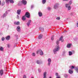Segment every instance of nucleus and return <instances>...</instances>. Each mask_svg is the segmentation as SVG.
I'll return each instance as SVG.
<instances>
[{
  "mask_svg": "<svg viewBox=\"0 0 78 78\" xmlns=\"http://www.w3.org/2000/svg\"><path fill=\"white\" fill-rule=\"evenodd\" d=\"M59 50H60V47H59V45H57L55 48L53 50V53H54V54H56L57 53V51H58Z\"/></svg>",
  "mask_w": 78,
  "mask_h": 78,
  "instance_id": "nucleus-1",
  "label": "nucleus"
},
{
  "mask_svg": "<svg viewBox=\"0 0 78 78\" xmlns=\"http://www.w3.org/2000/svg\"><path fill=\"white\" fill-rule=\"evenodd\" d=\"M69 5V4H65V7L66 8H68V10L69 11L71 9V6Z\"/></svg>",
  "mask_w": 78,
  "mask_h": 78,
  "instance_id": "nucleus-2",
  "label": "nucleus"
},
{
  "mask_svg": "<svg viewBox=\"0 0 78 78\" xmlns=\"http://www.w3.org/2000/svg\"><path fill=\"white\" fill-rule=\"evenodd\" d=\"M39 53H40V55H44V53H43V51H42V50L41 49H40L39 50L37 51V53L38 54Z\"/></svg>",
  "mask_w": 78,
  "mask_h": 78,
  "instance_id": "nucleus-3",
  "label": "nucleus"
},
{
  "mask_svg": "<svg viewBox=\"0 0 78 78\" xmlns=\"http://www.w3.org/2000/svg\"><path fill=\"white\" fill-rule=\"evenodd\" d=\"M59 5L58 3H56L54 6V9H58V8L59 7Z\"/></svg>",
  "mask_w": 78,
  "mask_h": 78,
  "instance_id": "nucleus-4",
  "label": "nucleus"
},
{
  "mask_svg": "<svg viewBox=\"0 0 78 78\" xmlns=\"http://www.w3.org/2000/svg\"><path fill=\"white\" fill-rule=\"evenodd\" d=\"M48 66H50L51 64V59L50 58H49L48 59Z\"/></svg>",
  "mask_w": 78,
  "mask_h": 78,
  "instance_id": "nucleus-5",
  "label": "nucleus"
},
{
  "mask_svg": "<svg viewBox=\"0 0 78 78\" xmlns=\"http://www.w3.org/2000/svg\"><path fill=\"white\" fill-rule=\"evenodd\" d=\"M25 16L27 17V18H30V14L28 12H26V13Z\"/></svg>",
  "mask_w": 78,
  "mask_h": 78,
  "instance_id": "nucleus-6",
  "label": "nucleus"
},
{
  "mask_svg": "<svg viewBox=\"0 0 78 78\" xmlns=\"http://www.w3.org/2000/svg\"><path fill=\"white\" fill-rule=\"evenodd\" d=\"M21 2L22 4L24 5H27V1L25 0H22L21 1Z\"/></svg>",
  "mask_w": 78,
  "mask_h": 78,
  "instance_id": "nucleus-7",
  "label": "nucleus"
},
{
  "mask_svg": "<svg viewBox=\"0 0 78 78\" xmlns=\"http://www.w3.org/2000/svg\"><path fill=\"white\" fill-rule=\"evenodd\" d=\"M38 15L39 17H42V16H43L42 13V12L41 11L38 12Z\"/></svg>",
  "mask_w": 78,
  "mask_h": 78,
  "instance_id": "nucleus-8",
  "label": "nucleus"
},
{
  "mask_svg": "<svg viewBox=\"0 0 78 78\" xmlns=\"http://www.w3.org/2000/svg\"><path fill=\"white\" fill-rule=\"evenodd\" d=\"M37 64H43V62L42 61H40L39 60H37Z\"/></svg>",
  "mask_w": 78,
  "mask_h": 78,
  "instance_id": "nucleus-9",
  "label": "nucleus"
},
{
  "mask_svg": "<svg viewBox=\"0 0 78 78\" xmlns=\"http://www.w3.org/2000/svg\"><path fill=\"white\" fill-rule=\"evenodd\" d=\"M71 46H72V44L71 43L68 44L66 46V47L67 48H70V47H71Z\"/></svg>",
  "mask_w": 78,
  "mask_h": 78,
  "instance_id": "nucleus-10",
  "label": "nucleus"
},
{
  "mask_svg": "<svg viewBox=\"0 0 78 78\" xmlns=\"http://www.w3.org/2000/svg\"><path fill=\"white\" fill-rule=\"evenodd\" d=\"M8 14V12L6 11L5 12V13H4L3 16H2V17L4 18V17H5L7 16V15Z\"/></svg>",
  "mask_w": 78,
  "mask_h": 78,
  "instance_id": "nucleus-11",
  "label": "nucleus"
},
{
  "mask_svg": "<svg viewBox=\"0 0 78 78\" xmlns=\"http://www.w3.org/2000/svg\"><path fill=\"white\" fill-rule=\"evenodd\" d=\"M16 30L18 32L20 31V27L19 26H17L16 28Z\"/></svg>",
  "mask_w": 78,
  "mask_h": 78,
  "instance_id": "nucleus-12",
  "label": "nucleus"
},
{
  "mask_svg": "<svg viewBox=\"0 0 78 78\" xmlns=\"http://www.w3.org/2000/svg\"><path fill=\"white\" fill-rule=\"evenodd\" d=\"M39 29L41 31V32H44V27H40L39 28Z\"/></svg>",
  "mask_w": 78,
  "mask_h": 78,
  "instance_id": "nucleus-13",
  "label": "nucleus"
},
{
  "mask_svg": "<svg viewBox=\"0 0 78 78\" xmlns=\"http://www.w3.org/2000/svg\"><path fill=\"white\" fill-rule=\"evenodd\" d=\"M10 38H11V36L9 35H8V36H7L5 37V39L7 41H9V39H10Z\"/></svg>",
  "mask_w": 78,
  "mask_h": 78,
  "instance_id": "nucleus-14",
  "label": "nucleus"
},
{
  "mask_svg": "<svg viewBox=\"0 0 78 78\" xmlns=\"http://www.w3.org/2000/svg\"><path fill=\"white\" fill-rule=\"evenodd\" d=\"M20 12H21V10L20 9H19L17 10V13L18 15H20Z\"/></svg>",
  "mask_w": 78,
  "mask_h": 78,
  "instance_id": "nucleus-15",
  "label": "nucleus"
},
{
  "mask_svg": "<svg viewBox=\"0 0 78 78\" xmlns=\"http://www.w3.org/2000/svg\"><path fill=\"white\" fill-rule=\"evenodd\" d=\"M31 20H29L28 22L27 23V26H28V27H29L30 24V23H31Z\"/></svg>",
  "mask_w": 78,
  "mask_h": 78,
  "instance_id": "nucleus-16",
  "label": "nucleus"
},
{
  "mask_svg": "<svg viewBox=\"0 0 78 78\" xmlns=\"http://www.w3.org/2000/svg\"><path fill=\"white\" fill-rule=\"evenodd\" d=\"M63 38V36H62L60 38L59 41H61V42H64V40L62 39Z\"/></svg>",
  "mask_w": 78,
  "mask_h": 78,
  "instance_id": "nucleus-17",
  "label": "nucleus"
},
{
  "mask_svg": "<svg viewBox=\"0 0 78 78\" xmlns=\"http://www.w3.org/2000/svg\"><path fill=\"white\" fill-rule=\"evenodd\" d=\"M46 75H47V72H45L43 73V78H46Z\"/></svg>",
  "mask_w": 78,
  "mask_h": 78,
  "instance_id": "nucleus-18",
  "label": "nucleus"
},
{
  "mask_svg": "<svg viewBox=\"0 0 78 78\" xmlns=\"http://www.w3.org/2000/svg\"><path fill=\"white\" fill-rule=\"evenodd\" d=\"M3 71L2 69H1L0 71V75H3Z\"/></svg>",
  "mask_w": 78,
  "mask_h": 78,
  "instance_id": "nucleus-19",
  "label": "nucleus"
},
{
  "mask_svg": "<svg viewBox=\"0 0 78 78\" xmlns=\"http://www.w3.org/2000/svg\"><path fill=\"white\" fill-rule=\"evenodd\" d=\"M19 23H20L19 21H18L17 22H14V24L15 25H18L19 24Z\"/></svg>",
  "mask_w": 78,
  "mask_h": 78,
  "instance_id": "nucleus-20",
  "label": "nucleus"
},
{
  "mask_svg": "<svg viewBox=\"0 0 78 78\" xmlns=\"http://www.w3.org/2000/svg\"><path fill=\"white\" fill-rule=\"evenodd\" d=\"M68 72L70 74H72V73H73V71L71 70V69H69Z\"/></svg>",
  "mask_w": 78,
  "mask_h": 78,
  "instance_id": "nucleus-21",
  "label": "nucleus"
},
{
  "mask_svg": "<svg viewBox=\"0 0 78 78\" xmlns=\"http://www.w3.org/2000/svg\"><path fill=\"white\" fill-rule=\"evenodd\" d=\"M72 2H73V1L72 0H70L69 1V5H72Z\"/></svg>",
  "mask_w": 78,
  "mask_h": 78,
  "instance_id": "nucleus-22",
  "label": "nucleus"
},
{
  "mask_svg": "<svg viewBox=\"0 0 78 78\" xmlns=\"http://www.w3.org/2000/svg\"><path fill=\"white\" fill-rule=\"evenodd\" d=\"M42 35L40 34L38 37V39H42Z\"/></svg>",
  "mask_w": 78,
  "mask_h": 78,
  "instance_id": "nucleus-23",
  "label": "nucleus"
},
{
  "mask_svg": "<svg viewBox=\"0 0 78 78\" xmlns=\"http://www.w3.org/2000/svg\"><path fill=\"white\" fill-rule=\"evenodd\" d=\"M0 51H3V48L2 47H0Z\"/></svg>",
  "mask_w": 78,
  "mask_h": 78,
  "instance_id": "nucleus-24",
  "label": "nucleus"
},
{
  "mask_svg": "<svg viewBox=\"0 0 78 78\" xmlns=\"http://www.w3.org/2000/svg\"><path fill=\"white\" fill-rule=\"evenodd\" d=\"M22 1H20L19 2L18 4V6H21L22 5Z\"/></svg>",
  "mask_w": 78,
  "mask_h": 78,
  "instance_id": "nucleus-25",
  "label": "nucleus"
},
{
  "mask_svg": "<svg viewBox=\"0 0 78 78\" xmlns=\"http://www.w3.org/2000/svg\"><path fill=\"white\" fill-rule=\"evenodd\" d=\"M59 43V40H57L56 42V44H57V45H59L58 44Z\"/></svg>",
  "mask_w": 78,
  "mask_h": 78,
  "instance_id": "nucleus-26",
  "label": "nucleus"
},
{
  "mask_svg": "<svg viewBox=\"0 0 78 78\" xmlns=\"http://www.w3.org/2000/svg\"><path fill=\"white\" fill-rule=\"evenodd\" d=\"M46 0H42V3L43 4H45L46 3Z\"/></svg>",
  "mask_w": 78,
  "mask_h": 78,
  "instance_id": "nucleus-27",
  "label": "nucleus"
},
{
  "mask_svg": "<svg viewBox=\"0 0 78 78\" xmlns=\"http://www.w3.org/2000/svg\"><path fill=\"white\" fill-rule=\"evenodd\" d=\"M10 0H5V2L7 4H8L9 3V1Z\"/></svg>",
  "mask_w": 78,
  "mask_h": 78,
  "instance_id": "nucleus-28",
  "label": "nucleus"
},
{
  "mask_svg": "<svg viewBox=\"0 0 78 78\" xmlns=\"http://www.w3.org/2000/svg\"><path fill=\"white\" fill-rule=\"evenodd\" d=\"M72 52L70 51H69V56H72Z\"/></svg>",
  "mask_w": 78,
  "mask_h": 78,
  "instance_id": "nucleus-29",
  "label": "nucleus"
},
{
  "mask_svg": "<svg viewBox=\"0 0 78 78\" xmlns=\"http://www.w3.org/2000/svg\"><path fill=\"white\" fill-rule=\"evenodd\" d=\"M22 20H25V16H23Z\"/></svg>",
  "mask_w": 78,
  "mask_h": 78,
  "instance_id": "nucleus-30",
  "label": "nucleus"
},
{
  "mask_svg": "<svg viewBox=\"0 0 78 78\" xmlns=\"http://www.w3.org/2000/svg\"><path fill=\"white\" fill-rule=\"evenodd\" d=\"M9 2L11 3H14V0H10Z\"/></svg>",
  "mask_w": 78,
  "mask_h": 78,
  "instance_id": "nucleus-31",
  "label": "nucleus"
},
{
  "mask_svg": "<svg viewBox=\"0 0 78 78\" xmlns=\"http://www.w3.org/2000/svg\"><path fill=\"white\" fill-rule=\"evenodd\" d=\"M47 9L48 11H50V10L51 9V8L50 7H48L47 8Z\"/></svg>",
  "mask_w": 78,
  "mask_h": 78,
  "instance_id": "nucleus-32",
  "label": "nucleus"
},
{
  "mask_svg": "<svg viewBox=\"0 0 78 78\" xmlns=\"http://www.w3.org/2000/svg\"><path fill=\"white\" fill-rule=\"evenodd\" d=\"M64 76L65 77V78H68V76L67 74H65L64 75Z\"/></svg>",
  "mask_w": 78,
  "mask_h": 78,
  "instance_id": "nucleus-33",
  "label": "nucleus"
},
{
  "mask_svg": "<svg viewBox=\"0 0 78 78\" xmlns=\"http://www.w3.org/2000/svg\"><path fill=\"white\" fill-rule=\"evenodd\" d=\"M76 71L77 72V73H78V68L77 67H76Z\"/></svg>",
  "mask_w": 78,
  "mask_h": 78,
  "instance_id": "nucleus-34",
  "label": "nucleus"
},
{
  "mask_svg": "<svg viewBox=\"0 0 78 78\" xmlns=\"http://www.w3.org/2000/svg\"><path fill=\"white\" fill-rule=\"evenodd\" d=\"M54 39V36H52L51 37V40L52 41H53Z\"/></svg>",
  "mask_w": 78,
  "mask_h": 78,
  "instance_id": "nucleus-35",
  "label": "nucleus"
},
{
  "mask_svg": "<svg viewBox=\"0 0 78 78\" xmlns=\"http://www.w3.org/2000/svg\"><path fill=\"white\" fill-rule=\"evenodd\" d=\"M56 20H60V17H58L56 18Z\"/></svg>",
  "mask_w": 78,
  "mask_h": 78,
  "instance_id": "nucleus-36",
  "label": "nucleus"
},
{
  "mask_svg": "<svg viewBox=\"0 0 78 78\" xmlns=\"http://www.w3.org/2000/svg\"><path fill=\"white\" fill-rule=\"evenodd\" d=\"M2 41H5V37H2Z\"/></svg>",
  "mask_w": 78,
  "mask_h": 78,
  "instance_id": "nucleus-37",
  "label": "nucleus"
},
{
  "mask_svg": "<svg viewBox=\"0 0 78 78\" xmlns=\"http://www.w3.org/2000/svg\"><path fill=\"white\" fill-rule=\"evenodd\" d=\"M32 55L33 56H35V53H32Z\"/></svg>",
  "mask_w": 78,
  "mask_h": 78,
  "instance_id": "nucleus-38",
  "label": "nucleus"
},
{
  "mask_svg": "<svg viewBox=\"0 0 78 78\" xmlns=\"http://www.w3.org/2000/svg\"><path fill=\"white\" fill-rule=\"evenodd\" d=\"M34 5H31V9H32L33 8H34Z\"/></svg>",
  "mask_w": 78,
  "mask_h": 78,
  "instance_id": "nucleus-39",
  "label": "nucleus"
},
{
  "mask_svg": "<svg viewBox=\"0 0 78 78\" xmlns=\"http://www.w3.org/2000/svg\"><path fill=\"white\" fill-rule=\"evenodd\" d=\"M38 71L39 73L41 72V69H38Z\"/></svg>",
  "mask_w": 78,
  "mask_h": 78,
  "instance_id": "nucleus-40",
  "label": "nucleus"
},
{
  "mask_svg": "<svg viewBox=\"0 0 78 78\" xmlns=\"http://www.w3.org/2000/svg\"><path fill=\"white\" fill-rule=\"evenodd\" d=\"M75 69V67L73 66H71V69Z\"/></svg>",
  "mask_w": 78,
  "mask_h": 78,
  "instance_id": "nucleus-41",
  "label": "nucleus"
},
{
  "mask_svg": "<svg viewBox=\"0 0 78 78\" xmlns=\"http://www.w3.org/2000/svg\"><path fill=\"white\" fill-rule=\"evenodd\" d=\"M62 55L63 56H66V54H65V53H64V52H63Z\"/></svg>",
  "mask_w": 78,
  "mask_h": 78,
  "instance_id": "nucleus-42",
  "label": "nucleus"
},
{
  "mask_svg": "<svg viewBox=\"0 0 78 78\" xmlns=\"http://www.w3.org/2000/svg\"><path fill=\"white\" fill-rule=\"evenodd\" d=\"M17 19H19V15H17Z\"/></svg>",
  "mask_w": 78,
  "mask_h": 78,
  "instance_id": "nucleus-43",
  "label": "nucleus"
},
{
  "mask_svg": "<svg viewBox=\"0 0 78 78\" xmlns=\"http://www.w3.org/2000/svg\"><path fill=\"white\" fill-rule=\"evenodd\" d=\"M72 52V54H74V53H75V52L74 51H73Z\"/></svg>",
  "mask_w": 78,
  "mask_h": 78,
  "instance_id": "nucleus-44",
  "label": "nucleus"
},
{
  "mask_svg": "<svg viewBox=\"0 0 78 78\" xmlns=\"http://www.w3.org/2000/svg\"><path fill=\"white\" fill-rule=\"evenodd\" d=\"M55 75H56V76H59V75H58V73H56Z\"/></svg>",
  "mask_w": 78,
  "mask_h": 78,
  "instance_id": "nucleus-45",
  "label": "nucleus"
},
{
  "mask_svg": "<svg viewBox=\"0 0 78 78\" xmlns=\"http://www.w3.org/2000/svg\"><path fill=\"white\" fill-rule=\"evenodd\" d=\"M18 44V43L15 44L14 46V47H16V45H17V44Z\"/></svg>",
  "mask_w": 78,
  "mask_h": 78,
  "instance_id": "nucleus-46",
  "label": "nucleus"
},
{
  "mask_svg": "<svg viewBox=\"0 0 78 78\" xmlns=\"http://www.w3.org/2000/svg\"><path fill=\"white\" fill-rule=\"evenodd\" d=\"M23 78H27L26 75H24L23 76Z\"/></svg>",
  "mask_w": 78,
  "mask_h": 78,
  "instance_id": "nucleus-47",
  "label": "nucleus"
},
{
  "mask_svg": "<svg viewBox=\"0 0 78 78\" xmlns=\"http://www.w3.org/2000/svg\"><path fill=\"white\" fill-rule=\"evenodd\" d=\"M5 5V2H3L2 4H1L2 6H3Z\"/></svg>",
  "mask_w": 78,
  "mask_h": 78,
  "instance_id": "nucleus-48",
  "label": "nucleus"
},
{
  "mask_svg": "<svg viewBox=\"0 0 78 78\" xmlns=\"http://www.w3.org/2000/svg\"><path fill=\"white\" fill-rule=\"evenodd\" d=\"M56 78H60V77H59V76H56Z\"/></svg>",
  "mask_w": 78,
  "mask_h": 78,
  "instance_id": "nucleus-49",
  "label": "nucleus"
},
{
  "mask_svg": "<svg viewBox=\"0 0 78 78\" xmlns=\"http://www.w3.org/2000/svg\"><path fill=\"white\" fill-rule=\"evenodd\" d=\"M8 48H9V47H10V46H9V44H8Z\"/></svg>",
  "mask_w": 78,
  "mask_h": 78,
  "instance_id": "nucleus-50",
  "label": "nucleus"
},
{
  "mask_svg": "<svg viewBox=\"0 0 78 78\" xmlns=\"http://www.w3.org/2000/svg\"><path fill=\"white\" fill-rule=\"evenodd\" d=\"M77 27H78V22H77Z\"/></svg>",
  "mask_w": 78,
  "mask_h": 78,
  "instance_id": "nucleus-51",
  "label": "nucleus"
},
{
  "mask_svg": "<svg viewBox=\"0 0 78 78\" xmlns=\"http://www.w3.org/2000/svg\"><path fill=\"white\" fill-rule=\"evenodd\" d=\"M71 16H73V13H71Z\"/></svg>",
  "mask_w": 78,
  "mask_h": 78,
  "instance_id": "nucleus-52",
  "label": "nucleus"
},
{
  "mask_svg": "<svg viewBox=\"0 0 78 78\" xmlns=\"http://www.w3.org/2000/svg\"><path fill=\"white\" fill-rule=\"evenodd\" d=\"M63 1H69V0H63Z\"/></svg>",
  "mask_w": 78,
  "mask_h": 78,
  "instance_id": "nucleus-53",
  "label": "nucleus"
},
{
  "mask_svg": "<svg viewBox=\"0 0 78 78\" xmlns=\"http://www.w3.org/2000/svg\"><path fill=\"white\" fill-rule=\"evenodd\" d=\"M1 1H0V5H1Z\"/></svg>",
  "mask_w": 78,
  "mask_h": 78,
  "instance_id": "nucleus-54",
  "label": "nucleus"
},
{
  "mask_svg": "<svg viewBox=\"0 0 78 78\" xmlns=\"http://www.w3.org/2000/svg\"><path fill=\"white\" fill-rule=\"evenodd\" d=\"M66 31H64V33H66Z\"/></svg>",
  "mask_w": 78,
  "mask_h": 78,
  "instance_id": "nucleus-55",
  "label": "nucleus"
},
{
  "mask_svg": "<svg viewBox=\"0 0 78 78\" xmlns=\"http://www.w3.org/2000/svg\"><path fill=\"white\" fill-rule=\"evenodd\" d=\"M31 78H34V77H31Z\"/></svg>",
  "mask_w": 78,
  "mask_h": 78,
  "instance_id": "nucleus-56",
  "label": "nucleus"
}]
</instances>
